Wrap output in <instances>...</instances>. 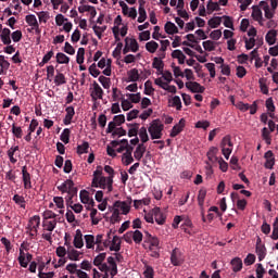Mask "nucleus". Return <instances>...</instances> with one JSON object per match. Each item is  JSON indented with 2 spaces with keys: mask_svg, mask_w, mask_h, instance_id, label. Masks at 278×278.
Instances as JSON below:
<instances>
[{
  "mask_svg": "<svg viewBox=\"0 0 278 278\" xmlns=\"http://www.w3.org/2000/svg\"><path fill=\"white\" fill-rule=\"evenodd\" d=\"M114 180L112 177L100 176L99 178H92L91 187L92 188H101V190H106L108 192H112L114 190Z\"/></svg>",
  "mask_w": 278,
  "mask_h": 278,
  "instance_id": "nucleus-1",
  "label": "nucleus"
},
{
  "mask_svg": "<svg viewBox=\"0 0 278 278\" xmlns=\"http://www.w3.org/2000/svg\"><path fill=\"white\" fill-rule=\"evenodd\" d=\"M151 140H160L163 136L164 125L160 124L157 119L153 121L151 126L148 128Z\"/></svg>",
  "mask_w": 278,
  "mask_h": 278,
  "instance_id": "nucleus-2",
  "label": "nucleus"
},
{
  "mask_svg": "<svg viewBox=\"0 0 278 278\" xmlns=\"http://www.w3.org/2000/svg\"><path fill=\"white\" fill-rule=\"evenodd\" d=\"M220 149H222V153H223L224 157L226 160H229V156L231 155V153L233 151V142H231V137L225 136L222 139Z\"/></svg>",
  "mask_w": 278,
  "mask_h": 278,
  "instance_id": "nucleus-3",
  "label": "nucleus"
},
{
  "mask_svg": "<svg viewBox=\"0 0 278 278\" xmlns=\"http://www.w3.org/2000/svg\"><path fill=\"white\" fill-rule=\"evenodd\" d=\"M125 123V116L123 114L115 115L113 121L108 124L106 134H112L116 127H121Z\"/></svg>",
  "mask_w": 278,
  "mask_h": 278,
  "instance_id": "nucleus-4",
  "label": "nucleus"
},
{
  "mask_svg": "<svg viewBox=\"0 0 278 278\" xmlns=\"http://www.w3.org/2000/svg\"><path fill=\"white\" fill-rule=\"evenodd\" d=\"M147 244H149L148 247L150 251H153V249H157L160 247V239H157V237H153L149 232H146L144 243H143L144 249H147Z\"/></svg>",
  "mask_w": 278,
  "mask_h": 278,
  "instance_id": "nucleus-5",
  "label": "nucleus"
},
{
  "mask_svg": "<svg viewBox=\"0 0 278 278\" xmlns=\"http://www.w3.org/2000/svg\"><path fill=\"white\" fill-rule=\"evenodd\" d=\"M170 264L173 266H181L184 264V254L178 248H175L170 253Z\"/></svg>",
  "mask_w": 278,
  "mask_h": 278,
  "instance_id": "nucleus-6",
  "label": "nucleus"
},
{
  "mask_svg": "<svg viewBox=\"0 0 278 278\" xmlns=\"http://www.w3.org/2000/svg\"><path fill=\"white\" fill-rule=\"evenodd\" d=\"M255 252L258 257V262H263V260H266V245L262 243L261 238H258L256 241Z\"/></svg>",
  "mask_w": 278,
  "mask_h": 278,
  "instance_id": "nucleus-7",
  "label": "nucleus"
},
{
  "mask_svg": "<svg viewBox=\"0 0 278 278\" xmlns=\"http://www.w3.org/2000/svg\"><path fill=\"white\" fill-rule=\"evenodd\" d=\"M152 214H154V220L157 225H164V223H166V213L162 212V208H152Z\"/></svg>",
  "mask_w": 278,
  "mask_h": 278,
  "instance_id": "nucleus-8",
  "label": "nucleus"
},
{
  "mask_svg": "<svg viewBox=\"0 0 278 278\" xmlns=\"http://www.w3.org/2000/svg\"><path fill=\"white\" fill-rule=\"evenodd\" d=\"M186 88L193 93H203L205 92V87L201 86V84L197 81H188L186 83Z\"/></svg>",
  "mask_w": 278,
  "mask_h": 278,
  "instance_id": "nucleus-9",
  "label": "nucleus"
},
{
  "mask_svg": "<svg viewBox=\"0 0 278 278\" xmlns=\"http://www.w3.org/2000/svg\"><path fill=\"white\" fill-rule=\"evenodd\" d=\"M134 153V147L130 146V148L126 149V152L122 155V162L124 166H129V164H134V156L131 155Z\"/></svg>",
  "mask_w": 278,
  "mask_h": 278,
  "instance_id": "nucleus-10",
  "label": "nucleus"
},
{
  "mask_svg": "<svg viewBox=\"0 0 278 278\" xmlns=\"http://www.w3.org/2000/svg\"><path fill=\"white\" fill-rule=\"evenodd\" d=\"M22 179L24 182L25 190H30L31 188V175L27 172V166L22 167Z\"/></svg>",
  "mask_w": 278,
  "mask_h": 278,
  "instance_id": "nucleus-11",
  "label": "nucleus"
},
{
  "mask_svg": "<svg viewBox=\"0 0 278 278\" xmlns=\"http://www.w3.org/2000/svg\"><path fill=\"white\" fill-rule=\"evenodd\" d=\"M186 127V119L181 118L178 124H176L172 130H170V138H177L181 131H184V128Z\"/></svg>",
  "mask_w": 278,
  "mask_h": 278,
  "instance_id": "nucleus-12",
  "label": "nucleus"
},
{
  "mask_svg": "<svg viewBox=\"0 0 278 278\" xmlns=\"http://www.w3.org/2000/svg\"><path fill=\"white\" fill-rule=\"evenodd\" d=\"M103 88L98 85L97 81H93V90L90 93L92 101H97L98 99H103Z\"/></svg>",
  "mask_w": 278,
  "mask_h": 278,
  "instance_id": "nucleus-13",
  "label": "nucleus"
},
{
  "mask_svg": "<svg viewBox=\"0 0 278 278\" xmlns=\"http://www.w3.org/2000/svg\"><path fill=\"white\" fill-rule=\"evenodd\" d=\"M264 159L266 160L264 164L265 168L271 170L273 166H275V153H273L271 150H268L267 152H265Z\"/></svg>",
  "mask_w": 278,
  "mask_h": 278,
  "instance_id": "nucleus-14",
  "label": "nucleus"
},
{
  "mask_svg": "<svg viewBox=\"0 0 278 278\" xmlns=\"http://www.w3.org/2000/svg\"><path fill=\"white\" fill-rule=\"evenodd\" d=\"M144 153H147V146H144V143H139L134 152L135 160L140 162V160L144 157Z\"/></svg>",
  "mask_w": 278,
  "mask_h": 278,
  "instance_id": "nucleus-15",
  "label": "nucleus"
},
{
  "mask_svg": "<svg viewBox=\"0 0 278 278\" xmlns=\"http://www.w3.org/2000/svg\"><path fill=\"white\" fill-rule=\"evenodd\" d=\"M74 247L75 249H81L84 247V235L81 233L80 229L76 230L74 237Z\"/></svg>",
  "mask_w": 278,
  "mask_h": 278,
  "instance_id": "nucleus-16",
  "label": "nucleus"
},
{
  "mask_svg": "<svg viewBox=\"0 0 278 278\" xmlns=\"http://www.w3.org/2000/svg\"><path fill=\"white\" fill-rule=\"evenodd\" d=\"M79 255H81V252L75 250L72 245L67 248V256L72 262H79Z\"/></svg>",
  "mask_w": 278,
  "mask_h": 278,
  "instance_id": "nucleus-17",
  "label": "nucleus"
},
{
  "mask_svg": "<svg viewBox=\"0 0 278 278\" xmlns=\"http://www.w3.org/2000/svg\"><path fill=\"white\" fill-rule=\"evenodd\" d=\"M12 30L10 28H3L2 33L0 34V38L3 45H12V39L10 38Z\"/></svg>",
  "mask_w": 278,
  "mask_h": 278,
  "instance_id": "nucleus-18",
  "label": "nucleus"
},
{
  "mask_svg": "<svg viewBox=\"0 0 278 278\" xmlns=\"http://www.w3.org/2000/svg\"><path fill=\"white\" fill-rule=\"evenodd\" d=\"M114 207L116 210H118V208L122 210V214H124V216H127V213L130 210L129 204H127V202H123V201H115Z\"/></svg>",
  "mask_w": 278,
  "mask_h": 278,
  "instance_id": "nucleus-19",
  "label": "nucleus"
},
{
  "mask_svg": "<svg viewBox=\"0 0 278 278\" xmlns=\"http://www.w3.org/2000/svg\"><path fill=\"white\" fill-rule=\"evenodd\" d=\"M165 31L169 35L173 36L174 34H179V28H177V25L173 22H167L164 26Z\"/></svg>",
  "mask_w": 278,
  "mask_h": 278,
  "instance_id": "nucleus-20",
  "label": "nucleus"
},
{
  "mask_svg": "<svg viewBox=\"0 0 278 278\" xmlns=\"http://www.w3.org/2000/svg\"><path fill=\"white\" fill-rule=\"evenodd\" d=\"M42 227L45 229V231H49V232H53V230L55 229V227H58V220L53 219V220H43L42 223Z\"/></svg>",
  "mask_w": 278,
  "mask_h": 278,
  "instance_id": "nucleus-21",
  "label": "nucleus"
},
{
  "mask_svg": "<svg viewBox=\"0 0 278 278\" xmlns=\"http://www.w3.org/2000/svg\"><path fill=\"white\" fill-rule=\"evenodd\" d=\"M265 40L270 46L275 45V42H277V30L275 29L269 30L265 36Z\"/></svg>",
  "mask_w": 278,
  "mask_h": 278,
  "instance_id": "nucleus-22",
  "label": "nucleus"
},
{
  "mask_svg": "<svg viewBox=\"0 0 278 278\" xmlns=\"http://www.w3.org/2000/svg\"><path fill=\"white\" fill-rule=\"evenodd\" d=\"M233 273H240L242 270V258L235 257L230 262Z\"/></svg>",
  "mask_w": 278,
  "mask_h": 278,
  "instance_id": "nucleus-23",
  "label": "nucleus"
},
{
  "mask_svg": "<svg viewBox=\"0 0 278 278\" xmlns=\"http://www.w3.org/2000/svg\"><path fill=\"white\" fill-rule=\"evenodd\" d=\"M54 84L55 86H64V84H66V76H64V74H62V72H60L59 70H56Z\"/></svg>",
  "mask_w": 278,
  "mask_h": 278,
  "instance_id": "nucleus-24",
  "label": "nucleus"
},
{
  "mask_svg": "<svg viewBox=\"0 0 278 278\" xmlns=\"http://www.w3.org/2000/svg\"><path fill=\"white\" fill-rule=\"evenodd\" d=\"M152 67H154L159 73H164V61L155 56L152 62Z\"/></svg>",
  "mask_w": 278,
  "mask_h": 278,
  "instance_id": "nucleus-25",
  "label": "nucleus"
},
{
  "mask_svg": "<svg viewBox=\"0 0 278 278\" xmlns=\"http://www.w3.org/2000/svg\"><path fill=\"white\" fill-rule=\"evenodd\" d=\"M36 226H31L30 229H26V233L31 238V240L36 239V236H38V229H39V219L36 218Z\"/></svg>",
  "mask_w": 278,
  "mask_h": 278,
  "instance_id": "nucleus-26",
  "label": "nucleus"
},
{
  "mask_svg": "<svg viewBox=\"0 0 278 278\" xmlns=\"http://www.w3.org/2000/svg\"><path fill=\"white\" fill-rule=\"evenodd\" d=\"M110 251H115V253H118V251H121V238H118V236L113 237Z\"/></svg>",
  "mask_w": 278,
  "mask_h": 278,
  "instance_id": "nucleus-27",
  "label": "nucleus"
},
{
  "mask_svg": "<svg viewBox=\"0 0 278 278\" xmlns=\"http://www.w3.org/2000/svg\"><path fill=\"white\" fill-rule=\"evenodd\" d=\"M252 17L254 21H258L261 26H264V23H262V10L258 7H253Z\"/></svg>",
  "mask_w": 278,
  "mask_h": 278,
  "instance_id": "nucleus-28",
  "label": "nucleus"
},
{
  "mask_svg": "<svg viewBox=\"0 0 278 278\" xmlns=\"http://www.w3.org/2000/svg\"><path fill=\"white\" fill-rule=\"evenodd\" d=\"M71 186H75V182H73L72 179H67L61 186L58 187V190H60V192L62 193L68 192V188H71Z\"/></svg>",
  "mask_w": 278,
  "mask_h": 278,
  "instance_id": "nucleus-29",
  "label": "nucleus"
},
{
  "mask_svg": "<svg viewBox=\"0 0 278 278\" xmlns=\"http://www.w3.org/2000/svg\"><path fill=\"white\" fill-rule=\"evenodd\" d=\"M146 49L149 51V53H155L157 49H160V45L156 41H149L146 43Z\"/></svg>",
  "mask_w": 278,
  "mask_h": 278,
  "instance_id": "nucleus-30",
  "label": "nucleus"
},
{
  "mask_svg": "<svg viewBox=\"0 0 278 278\" xmlns=\"http://www.w3.org/2000/svg\"><path fill=\"white\" fill-rule=\"evenodd\" d=\"M138 23H144L147 21V10H144V5L142 2H140L139 5V17H138Z\"/></svg>",
  "mask_w": 278,
  "mask_h": 278,
  "instance_id": "nucleus-31",
  "label": "nucleus"
},
{
  "mask_svg": "<svg viewBox=\"0 0 278 278\" xmlns=\"http://www.w3.org/2000/svg\"><path fill=\"white\" fill-rule=\"evenodd\" d=\"M205 197H207V190L200 189L198 194V205H200L201 207H203L205 203Z\"/></svg>",
  "mask_w": 278,
  "mask_h": 278,
  "instance_id": "nucleus-32",
  "label": "nucleus"
},
{
  "mask_svg": "<svg viewBox=\"0 0 278 278\" xmlns=\"http://www.w3.org/2000/svg\"><path fill=\"white\" fill-rule=\"evenodd\" d=\"M56 62L58 64H68V62H71V58L62 52H59L56 53Z\"/></svg>",
  "mask_w": 278,
  "mask_h": 278,
  "instance_id": "nucleus-33",
  "label": "nucleus"
},
{
  "mask_svg": "<svg viewBox=\"0 0 278 278\" xmlns=\"http://www.w3.org/2000/svg\"><path fill=\"white\" fill-rule=\"evenodd\" d=\"M60 140H62L64 144H68V142H71V129L65 128L60 136Z\"/></svg>",
  "mask_w": 278,
  "mask_h": 278,
  "instance_id": "nucleus-34",
  "label": "nucleus"
},
{
  "mask_svg": "<svg viewBox=\"0 0 278 278\" xmlns=\"http://www.w3.org/2000/svg\"><path fill=\"white\" fill-rule=\"evenodd\" d=\"M206 10L208 12H219L220 4H218V2H214L212 0H208L207 5H206Z\"/></svg>",
  "mask_w": 278,
  "mask_h": 278,
  "instance_id": "nucleus-35",
  "label": "nucleus"
},
{
  "mask_svg": "<svg viewBox=\"0 0 278 278\" xmlns=\"http://www.w3.org/2000/svg\"><path fill=\"white\" fill-rule=\"evenodd\" d=\"M128 48H130V51H132V53H137V51L140 49V46L138 45V41L136 39L128 37Z\"/></svg>",
  "mask_w": 278,
  "mask_h": 278,
  "instance_id": "nucleus-36",
  "label": "nucleus"
},
{
  "mask_svg": "<svg viewBox=\"0 0 278 278\" xmlns=\"http://www.w3.org/2000/svg\"><path fill=\"white\" fill-rule=\"evenodd\" d=\"M143 92L148 97H151V94H153V92H155V89L153 88V83H151V80H147L144 83V91Z\"/></svg>",
  "mask_w": 278,
  "mask_h": 278,
  "instance_id": "nucleus-37",
  "label": "nucleus"
},
{
  "mask_svg": "<svg viewBox=\"0 0 278 278\" xmlns=\"http://www.w3.org/2000/svg\"><path fill=\"white\" fill-rule=\"evenodd\" d=\"M139 138L142 144H144L146 142H149V134L147 132V127H141L139 129Z\"/></svg>",
  "mask_w": 278,
  "mask_h": 278,
  "instance_id": "nucleus-38",
  "label": "nucleus"
},
{
  "mask_svg": "<svg viewBox=\"0 0 278 278\" xmlns=\"http://www.w3.org/2000/svg\"><path fill=\"white\" fill-rule=\"evenodd\" d=\"M128 78L130 81H138L140 79V73L138 72V68H132L128 72Z\"/></svg>",
  "mask_w": 278,
  "mask_h": 278,
  "instance_id": "nucleus-39",
  "label": "nucleus"
},
{
  "mask_svg": "<svg viewBox=\"0 0 278 278\" xmlns=\"http://www.w3.org/2000/svg\"><path fill=\"white\" fill-rule=\"evenodd\" d=\"M13 201L16 205H20V207H22L23 210H25L26 204H25V198L23 195L20 194H15L13 197Z\"/></svg>",
  "mask_w": 278,
  "mask_h": 278,
  "instance_id": "nucleus-40",
  "label": "nucleus"
},
{
  "mask_svg": "<svg viewBox=\"0 0 278 278\" xmlns=\"http://www.w3.org/2000/svg\"><path fill=\"white\" fill-rule=\"evenodd\" d=\"M25 21L29 27H36L38 25V20L34 14L26 15Z\"/></svg>",
  "mask_w": 278,
  "mask_h": 278,
  "instance_id": "nucleus-41",
  "label": "nucleus"
},
{
  "mask_svg": "<svg viewBox=\"0 0 278 278\" xmlns=\"http://www.w3.org/2000/svg\"><path fill=\"white\" fill-rule=\"evenodd\" d=\"M88 149H90V143H88V141L83 142V144L77 147L78 155H84V153H88Z\"/></svg>",
  "mask_w": 278,
  "mask_h": 278,
  "instance_id": "nucleus-42",
  "label": "nucleus"
},
{
  "mask_svg": "<svg viewBox=\"0 0 278 278\" xmlns=\"http://www.w3.org/2000/svg\"><path fill=\"white\" fill-rule=\"evenodd\" d=\"M143 276L146 278H153V277H155V270L153 269V267H151V265H146L144 266Z\"/></svg>",
  "mask_w": 278,
  "mask_h": 278,
  "instance_id": "nucleus-43",
  "label": "nucleus"
},
{
  "mask_svg": "<svg viewBox=\"0 0 278 278\" xmlns=\"http://www.w3.org/2000/svg\"><path fill=\"white\" fill-rule=\"evenodd\" d=\"M98 81L102 85L105 90H110V85L112 84L109 77L99 76Z\"/></svg>",
  "mask_w": 278,
  "mask_h": 278,
  "instance_id": "nucleus-44",
  "label": "nucleus"
},
{
  "mask_svg": "<svg viewBox=\"0 0 278 278\" xmlns=\"http://www.w3.org/2000/svg\"><path fill=\"white\" fill-rule=\"evenodd\" d=\"M85 242H86V247L87 249H94V236L92 235H86L85 236Z\"/></svg>",
  "mask_w": 278,
  "mask_h": 278,
  "instance_id": "nucleus-45",
  "label": "nucleus"
},
{
  "mask_svg": "<svg viewBox=\"0 0 278 278\" xmlns=\"http://www.w3.org/2000/svg\"><path fill=\"white\" fill-rule=\"evenodd\" d=\"M38 270H39V274H38L39 278H53V271L42 273V270H45V264L39 265Z\"/></svg>",
  "mask_w": 278,
  "mask_h": 278,
  "instance_id": "nucleus-46",
  "label": "nucleus"
},
{
  "mask_svg": "<svg viewBox=\"0 0 278 278\" xmlns=\"http://www.w3.org/2000/svg\"><path fill=\"white\" fill-rule=\"evenodd\" d=\"M111 223L114 225L116 223H121V211L118 208H114L112 216H111Z\"/></svg>",
  "mask_w": 278,
  "mask_h": 278,
  "instance_id": "nucleus-47",
  "label": "nucleus"
},
{
  "mask_svg": "<svg viewBox=\"0 0 278 278\" xmlns=\"http://www.w3.org/2000/svg\"><path fill=\"white\" fill-rule=\"evenodd\" d=\"M220 23H223V17H213L208 21V25L210 27H212V29H216V27H218L220 25Z\"/></svg>",
  "mask_w": 278,
  "mask_h": 278,
  "instance_id": "nucleus-48",
  "label": "nucleus"
},
{
  "mask_svg": "<svg viewBox=\"0 0 278 278\" xmlns=\"http://www.w3.org/2000/svg\"><path fill=\"white\" fill-rule=\"evenodd\" d=\"M86 55V49L79 48L76 55V62L77 64H83Z\"/></svg>",
  "mask_w": 278,
  "mask_h": 278,
  "instance_id": "nucleus-49",
  "label": "nucleus"
},
{
  "mask_svg": "<svg viewBox=\"0 0 278 278\" xmlns=\"http://www.w3.org/2000/svg\"><path fill=\"white\" fill-rule=\"evenodd\" d=\"M111 134L112 138H115L116 136L121 138L123 136H127V130H125L123 127H116Z\"/></svg>",
  "mask_w": 278,
  "mask_h": 278,
  "instance_id": "nucleus-50",
  "label": "nucleus"
},
{
  "mask_svg": "<svg viewBox=\"0 0 278 278\" xmlns=\"http://www.w3.org/2000/svg\"><path fill=\"white\" fill-rule=\"evenodd\" d=\"M106 253H100L98 256L93 260V266H101L103 262H105Z\"/></svg>",
  "mask_w": 278,
  "mask_h": 278,
  "instance_id": "nucleus-51",
  "label": "nucleus"
},
{
  "mask_svg": "<svg viewBox=\"0 0 278 278\" xmlns=\"http://www.w3.org/2000/svg\"><path fill=\"white\" fill-rule=\"evenodd\" d=\"M172 108H176L178 111L181 110V98H179V96H175L172 99Z\"/></svg>",
  "mask_w": 278,
  "mask_h": 278,
  "instance_id": "nucleus-52",
  "label": "nucleus"
},
{
  "mask_svg": "<svg viewBox=\"0 0 278 278\" xmlns=\"http://www.w3.org/2000/svg\"><path fill=\"white\" fill-rule=\"evenodd\" d=\"M202 45H203L205 51H216V46L214 45V41H212V40L203 41Z\"/></svg>",
  "mask_w": 278,
  "mask_h": 278,
  "instance_id": "nucleus-53",
  "label": "nucleus"
},
{
  "mask_svg": "<svg viewBox=\"0 0 278 278\" xmlns=\"http://www.w3.org/2000/svg\"><path fill=\"white\" fill-rule=\"evenodd\" d=\"M142 238L143 236L140 230L132 231V240L136 244H140V242H142Z\"/></svg>",
  "mask_w": 278,
  "mask_h": 278,
  "instance_id": "nucleus-54",
  "label": "nucleus"
},
{
  "mask_svg": "<svg viewBox=\"0 0 278 278\" xmlns=\"http://www.w3.org/2000/svg\"><path fill=\"white\" fill-rule=\"evenodd\" d=\"M126 97H128V99H130L131 103H140V99H142V97L140 96V92L127 93Z\"/></svg>",
  "mask_w": 278,
  "mask_h": 278,
  "instance_id": "nucleus-55",
  "label": "nucleus"
},
{
  "mask_svg": "<svg viewBox=\"0 0 278 278\" xmlns=\"http://www.w3.org/2000/svg\"><path fill=\"white\" fill-rule=\"evenodd\" d=\"M11 38L13 40V42H21V40L23 39V31L21 30H15L11 34Z\"/></svg>",
  "mask_w": 278,
  "mask_h": 278,
  "instance_id": "nucleus-56",
  "label": "nucleus"
},
{
  "mask_svg": "<svg viewBox=\"0 0 278 278\" xmlns=\"http://www.w3.org/2000/svg\"><path fill=\"white\" fill-rule=\"evenodd\" d=\"M37 15L39 18V23H47L50 18L49 12H47V11H41V12L37 13Z\"/></svg>",
  "mask_w": 278,
  "mask_h": 278,
  "instance_id": "nucleus-57",
  "label": "nucleus"
},
{
  "mask_svg": "<svg viewBox=\"0 0 278 278\" xmlns=\"http://www.w3.org/2000/svg\"><path fill=\"white\" fill-rule=\"evenodd\" d=\"M89 73L91 76L93 77H98L101 75V71H99L97 68V63H92L90 66H89Z\"/></svg>",
  "mask_w": 278,
  "mask_h": 278,
  "instance_id": "nucleus-58",
  "label": "nucleus"
},
{
  "mask_svg": "<svg viewBox=\"0 0 278 278\" xmlns=\"http://www.w3.org/2000/svg\"><path fill=\"white\" fill-rule=\"evenodd\" d=\"M12 134L15 138H23V128L16 127L15 124L12 125Z\"/></svg>",
  "mask_w": 278,
  "mask_h": 278,
  "instance_id": "nucleus-59",
  "label": "nucleus"
},
{
  "mask_svg": "<svg viewBox=\"0 0 278 278\" xmlns=\"http://www.w3.org/2000/svg\"><path fill=\"white\" fill-rule=\"evenodd\" d=\"M265 274L266 269H264V265H262V263L256 264V277L264 278Z\"/></svg>",
  "mask_w": 278,
  "mask_h": 278,
  "instance_id": "nucleus-60",
  "label": "nucleus"
},
{
  "mask_svg": "<svg viewBox=\"0 0 278 278\" xmlns=\"http://www.w3.org/2000/svg\"><path fill=\"white\" fill-rule=\"evenodd\" d=\"M80 201L85 205L90 203V195H89L88 191H86V190L80 191Z\"/></svg>",
  "mask_w": 278,
  "mask_h": 278,
  "instance_id": "nucleus-61",
  "label": "nucleus"
},
{
  "mask_svg": "<svg viewBox=\"0 0 278 278\" xmlns=\"http://www.w3.org/2000/svg\"><path fill=\"white\" fill-rule=\"evenodd\" d=\"M255 254H248L247 257L244 258L245 266H253V264H255Z\"/></svg>",
  "mask_w": 278,
  "mask_h": 278,
  "instance_id": "nucleus-62",
  "label": "nucleus"
},
{
  "mask_svg": "<svg viewBox=\"0 0 278 278\" xmlns=\"http://www.w3.org/2000/svg\"><path fill=\"white\" fill-rule=\"evenodd\" d=\"M224 26L228 29H233V20L230 16L224 15Z\"/></svg>",
  "mask_w": 278,
  "mask_h": 278,
  "instance_id": "nucleus-63",
  "label": "nucleus"
},
{
  "mask_svg": "<svg viewBox=\"0 0 278 278\" xmlns=\"http://www.w3.org/2000/svg\"><path fill=\"white\" fill-rule=\"evenodd\" d=\"M270 238L271 240H278V219H275L273 224V233Z\"/></svg>",
  "mask_w": 278,
  "mask_h": 278,
  "instance_id": "nucleus-64",
  "label": "nucleus"
}]
</instances>
